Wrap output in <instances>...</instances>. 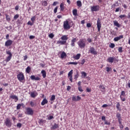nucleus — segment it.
Instances as JSON below:
<instances>
[{"label":"nucleus","instance_id":"c9c22d12","mask_svg":"<svg viewBox=\"0 0 130 130\" xmlns=\"http://www.w3.org/2000/svg\"><path fill=\"white\" fill-rule=\"evenodd\" d=\"M120 96L125 97V91H122L121 92V95Z\"/></svg>","mask_w":130,"mask_h":130},{"label":"nucleus","instance_id":"f3484780","mask_svg":"<svg viewBox=\"0 0 130 130\" xmlns=\"http://www.w3.org/2000/svg\"><path fill=\"white\" fill-rule=\"evenodd\" d=\"M99 88L102 92H105V87H104L103 85H100L99 86Z\"/></svg>","mask_w":130,"mask_h":130},{"label":"nucleus","instance_id":"2eb2a0df","mask_svg":"<svg viewBox=\"0 0 130 130\" xmlns=\"http://www.w3.org/2000/svg\"><path fill=\"white\" fill-rule=\"evenodd\" d=\"M48 103V101H47V99H44L42 102H41V105L42 106H44L45 104H47Z\"/></svg>","mask_w":130,"mask_h":130},{"label":"nucleus","instance_id":"39448f33","mask_svg":"<svg viewBox=\"0 0 130 130\" xmlns=\"http://www.w3.org/2000/svg\"><path fill=\"white\" fill-rule=\"evenodd\" d=\"M6 53L9 56L6 58V61H7V62H8V61H10L11 59H12V56H13V55L12 54V53L10 51H6Z\"/></svg>","mask_w":130,"mask_h":130},{"label":"nucleus","instance_id":"423d86ee","mask_svg":"<svg viewBox=\"0 0 130 130\" xmlns=\"http://www.w3.org/2000/svg\"><path fill=\"white\" fill-rule=\"evenodd\" d=\"M89 53L94 55H96L98 52L95 50V48L93 47H90L89 50Z\"/></svg>","mask_w":130,"mask_h":130},{"label":"nucleus","instance_id":"49530a36","mask_svg":"<svg viewBox=\"0 0 130 130\" xmlns=\"http://www.w3.org/2000/svg\"><path fill=\"white\" fill-rule=\"evenodd\" d=\"M17 127H19V128H20V127H22V123H17Z\"/></svg>","mask_w":130,"mask_h":130},{"label":"nucleus","instance_id":"f704fd0d","mask_svg":"<svg viewBox=\"0 0 130 130\" xmlns=\"http://www.w3.org/2000/svg\"><path fill=\"white\" fill-rule=\"evenodd\" d=\"M73 76V70H71L70 72L68 73V77H72Z\"/></svg>","mask_w":130,"mask_h":130},{"label":"nucleus","instance_id":"8fccbe9b","mask_svg":"<svg viewBox=\"0 0 130 130\" xmlns=\"http://www.w3.org/2000/svg\"><path fill=\"white\" fill-rule=\"evenodd\" d=\"M58 9V7H56V8H55L54 10V13L55 14H56V13H57V9Z\"/></svg>","mask_w":130,"mask_h":130},{"label":"nucleus","instance_id":"7c9ffc66","mask_svg":"<svg viewBox=\"0 0 130 130\" xmlns=\"http://www.w3.org/2000/svg\"><path fill=\"white\" fill-rule=\"evenodd\" d=\"M24 105V104L22 103V104H19L17 105V107H16V108L17 110H19L20 109V108H21V107L22 106Z\"/></svg>","mask_w":130,"mask_h":130},{"label":"nucleus","instance_id":"473e14b6","mask_svg":"<svg viewBox=\"0 0 130 130\" xmlns=\"http://www.w3.org/2000/svg\"><path fill=\"white\" fill-rule=\"evenodd\" d=\"M68 64H74V66H77V64H78V62H68Z\"/></svg>","mask_w":130,"mask_h":130},{"label":"nucleus","instance_id":"bf43d9fd","mask_svg":"<svg viewBox=\"0 0 130 130\" xmlns=\"http://www.w3.org/2000/svg\"><path fill=\"white\" fill-rule=\"evenodd\" d=\"M34 23L31 22V21H28L27 22V25H30V26H33Z\"/></svg>","mask_w":130,"mask_h":130},{"label":"nucleus","instance_id":"1a4fd4ad","mask_svg":"<svg viewBox=\"0 0 130 130\" xmlns=\"http://www.w3.org/2000/svg\"><path fill=\"white\" fill-rule=\"evenodd\" d=\"M100 8L98 5L92 6L91 7V12H97V11H99Z\"/></svg>","mask_w":130,"mask_h":130},{"label":"nucleus","instance_id":"4468645a","mask_svg":"<svg viewBox=\"0 0 130 130\" xmlns=\"http://www.w3.org/2000/svg\"><path fill=\"white\" fill-rule=\"evenodd\" d=\"M122 38H123V36L121 35L119 37H117L114 38V41H115V42H117L118 41V40H120V39H122Z\"/></svg>","mask_w":130,"mask_h":130},{"label":"nucleus","instance_id":"2f4dec72","mask_svg":"<svg viewBox=\"0 0 130 130\" xmlns=\"http://www.w3.org/2000/svg\"><path fill=\"white\" fill-rule=\"evenodd\" d=\"M5 16H6L7 21H8V22H10V21H11V18H10V16H9V15L6 14Z\"/></svg>","mask_w":130,"mask_h":130},{"label":"nucleus","instance_id":"cd10ccee","mask_svg":"<svg viewBox=\"0 0 130 130\" xmlns=\"http://www.w3.org/2000/svg\"><path fill=\"white\" fill-rule=\"evenodd\" d=\"M67 56V53L64 52H62L61 54V58H64Z\"/></svg>","mask_w":130,"mask_h":130},{"label":"nucleus","instance_id":"4be33fe9","mask_svg":"<svg viewBox=\"0 0 130 130\" xmlns=\"http://www.w3.org/2000/svg\"><path fill=\"white\" fill-rule=\"evenodd\" d=\"M60 11H63L64 10V4L63 3H61L60 5Z\"/></svg>","mask_w":130,"mask_h":130},{"label":"nucleus","instance_id":"58836bf2","mask_svg":"<svg viewBox=\"0 0 130 130\" xmlns=\"http://www.w3.org/2000/svg\"><path fill=\"white\" fill-rule=\"evenodd\" d=\"M47 5H48L47 2H46V1L43 2L42 6H44L45 7H46V6H47Z\"/></svg>","mask_w":130,"mask_h":130},{"label":"nucleus","instance_id":"680f3d73","mask_svg":"<svg viewBox=\"0 0 130 130\" xmlns=\"http://www.w3.org/2000/svg\"><path fill=\"white\" fill-rule=\"evenodd\" d=\"M119 127L121 130H123V125L122 124L119 125Z\"/></svg>","mask_w":130,"mask_h":130},{"label":"nucleus","instance_id":"e433bc0d","mask_svg":"<svg viewBox=\"0 0 130 130\" xmlns=\"http://www.w3.org/2000/svg\"><path fill=\"white\" fill-rule=\"evenodd\" d=\"M109 47L110 48H114V47H115V44L114 43H111V44L109 45Z\"/></svg>","mask_w":130,"mask_h":130},{"label":"nucleus","instance_id":"e2e57ef3","mask_svg":"<svg viewBox=\"0 0 130 130\" xmlns=\"http://www.w3.org/2000/svg\"><path fill=\"white\" fill-rule=\"evenodd\" d=\"M56 5H57V2H54L52 6H53L54 7L56 6Z\"/></svg>","mask_w":130,"mask_h":130},{"label":"nucleus","instance_id":"aec40b11","mask_svg":"<svg viewBox=\"0 0 130 130\" xmlns=\"http://www.w3.org/2000/svg\"><path fill=\"white\" fill-rule=\"evenodd\" d=\"M59 127V126H58V125L55 123L52 126L51 128H52L53 129H56V128H58Z\"/></svg>","mask_w":130,"mask_h":130},{"label":"nucleus","instance_id":"393cba45","mask_svg":"<svg viewBox=\"0 0 130 130\" xmlns=\"http://www.w3.org/2000/svg\"><path fill=\"white\" fill-rule=\"evenodd\" d=\"M41 74H42L44 78L46 77V72H45V70H42L41 71Z\"/></svg>","mask_w":130,"mask_h":130},{"label":"nucleus","instance_id":"ea45409f","mask_svg":"<svg viewBox=\"0 0 130 130\" xmlns=\"http://www.w3.org/2000/svg\"><path fill=\"white\" fill-rule=\"evenodd\" d=\"M120 106V105L119 104V103H118L116 106V107L118 110H120V109L119 108V107Z\"/></svg>","mask_w":130,"mask_h":130},{"label":"nucleus","instance_id":"72a5a7b5","mask_svg":"<svg viewBox=\"0 0 130 130\" xmlns=\"http://www.w3.org/2000/svg\"><path fill=\"white\" fill-rule=\"evenodd\" d=\"M120 19H121L122 20H123L124 18H126V15H121L119 16Z\"/></svg>","mask_w":130,"mask_h":130},{"label":"nucleus","instance_id":"6e6d98bb","mask_svg":"<svg viewBox=\"0 0 130 130\" xmlns=\"http://www.w3.org/2000/svg\"><path fill=\"white\" fill-rule=\"evenodd\" d=\"M30 105L31 106V107H34V105H35V104H34V102L31 101L30 102Z\"/></svg>","mask_w":130,"mask_h":130},{"label":"nucleus","instance_id":"9b49d317","mask_svg":"<svg viewBox=\"0 0 130 130\" xmlns=\"http://www.w3.org/2000/svg\"><path fill=\"white\" fill-rule=\"evenodd\" d=\"M13 44V41L12 40H8L5 42V46L7 47L8 46H11Z\"/></svg>","mask_w":130,"mask_h":130},{"label":"nucleus","instance_id":"a18cd8bd","mask_svg":"<svg viewBox=\"0 0 130 130\" xmlns=\"http://www.w3.org/2000/svg\"><path fill=\"white\" fill-rule=\"evenodd\" d=\"M72 100H73V101L77 102V97H76V96H75V95H73V96H72Z\"/></svg>","mask_w":130,"mask_h":130},{"label":"nucleus","instance_id":"69168bd1","mask_svg":"<svg viewBox=\"0 0 130 130\" xmlns=\"http://www.w3.org/2000/svg\"><path fill=\"white\" fill-rule=\"evenodd\" d=\"M102 107H103V108H105V107H108V105H107V104H104V105H103L102 106Z\"/></svg>","mask_w":130,"mask_h":130},{"label":"nucleus","instance_id":"09e8293b","mask_svg":"<svg viewBox=\"0 0 130 130\" xmlns=\"http://www.w3.org/2000/svg\"><path fill=\"white\" fill-rule=\"evenodd\" d=\"M105 124H107V125H110V122H109L107 120L105 121Z\"/></svg>","mask_w":130,"mask_h":130},{"label":"nucleus","instance_id":"de8ad7c7","mask_svg":"<svg viewBox=\"0 0 130 130\" xmlns=\"http://www.w3.org/2000/svg\"><path fill=\"white\" fill-rule=\"evenodd\" d=\"M82 75L83 76V78H85V77H87V74L86 72H82Z\"/></svg>","mask_w":130,"mask_h":130},{"label":"nucleus","instance_id":"79ce46f5","mask_svg":"<svg viewBox=\"0 0 130 130\" xmlns=\"http://www.w3.org/2000/svg\"><path fill=\"white\" fill-rule=\"evenodd\" d=\"M112 69L110 67H106V71L108 73H109L111 71Z\"/></svg>","mask_w":130,"mask_h":130},{"label":"nucleus","instance_id":"20e7f679","mask_svg":"<svg viewBox=\"0 0 130 130\" xmlns=\"http://www.w3.org/2000/svg\"><path fill=\"white\" fill-rule=\"evenodd\" d=\"M4 123L7 126V127H12V121L9 118H7L6 119Z\"/></svg>","mask_w":130,"mask_h":130},{"label":"nucleus","instance_id":"6ab92c4d","mask_svg":"<svg viewBox=\"0 0 130 130\" xmlns=\"http://www.w3.org/2000/svg\"><path fill=\"white\" fill-rule=\"evenodd\" d=\"M114 23V25L115 26H116V27H118V28H119V27H120V24H119V23H118V22H117V21L115 20L113 21Z\"/></svg>","mask_w":130,"mask_h":130},{"label":"nucleus","instance_id":"052dcab7","mask_svg":"<svg viewBox=\"0 0 130 130\" xmlns=\"http://www.w3.org/2000/svg\"><path fill=\"white\" fill-rule=\"evenodd\" d=\"M118 51H119V52H120V53H121V52H122V47H119V48H118Z\"/></svg>","mask_w":130,"mask_h":130},{"label":"nucleus","instance_id":"c85d7f7f","mask_svg":"<svg viewBox=\"0 0 130 130\" xmlns=\"http://www.w3.org/2000/svg\"><path fill=\"white\" fill-rule=\"evenodd\" d=\"M81 57V54H77L75 56H74L75 59H80V57Z\"/></svg>","mask_w":130,"mask_h":130},{"label":"nucleus","instance_id":"9d476101","mask_svg":"<svg viewBox=\"0 0 130 130\" xmlns=\"http://www.w3.org/2000/svg\"><path fill=\"white\" fill-rule=\"evenodd\" d=\"M97 28L98 31L100 32L101 29V21H100V19L98 18L97 20V24H96Z\"/></svg>","mask_w":130,"mask_h":130},{"label":"nucleus","instance_id":"864d4df0","mask_svg":"<svg viewBox=\"0 0 130 130\" xmlns=\"http://www.w3.org/2000/svg\"><path fill=\"white\" fill-rule=\"evenodd\" d=\"M49 37L50 38H53V37H54V35L53 34H50L49 35Z\"/></svg>","mask_w":130,"mask_h":130},{"label":"nucleus","instance_id":"774afa93","mask_svg":"<svg viewBox=\"0 0 130 130\" xmlns=\"http://www.w3.org/2000/svg\"><path fill=\"white\" fill-rule=\"evenodd\" d=\"M119 11H120V8H117V9H116L115 12L116 13H117V12H118Z\"/></svg>","mask_w":130,"mask_h":130},{"label":"nucleus","instance_id":"0eeeda50","mask_svg":"<svg viewBox=\"0 0 130 130\" xmlns=\"http://www.w3.org/2000/svg\"><path fill=\"white\" fill-rule=\"evenodd\" d=\"M107 61L110 63H112L114 61H116V58L114 56L110 57L107 59Z\"/></svg>","mask_w":130,"mask_h":130},{"label":"nucleus","instance_id":"6e6552de","mask_svg":"<svg viewBox=\"0 0 130 130\" xmlns=\"http://www.w3.org/2000/svg\"><path fill=\"white\" fill-rule=\"evenodd\" d=\"M17 79L20 82H22L23 80L24 79V74L22 73H20L18 75H17Z\"/></svg>","mask_w":130,"mask_h":130},{"label":"nucleus","instance_id":"c756f323","mask_svg":"<svg viewBox=\"0 0 130 130\" xmlns=\"http://www.w3.org/2000/svg\"><path fill=\"white\" fill-rule=\"evenodd\" d=\"M78 78H79V72L77 71L76 75L74 76L75 80H78Z\"/></svg>","mask_w":130,"mask_h":130},{"label":"nucleus","instance_id":"dca6fc26","mask_svg":"<svg viewBox=\"0 0 130 130\" xmlns=\"http://www.w3.org/2000/svg\"><path fill=\"white\" fill-rule=\"evenodd\" d=\"M67 43L66 41H58L57 42V44H60L61 45H64Z\"/></svg>","mask_w":130,"mask_h":130},{"label":"nucleus","instance_id":"f03ea898","mask_svg":"<svg viewBox=\"0 0 130 130\" xmlns=\"http://www.w3.org/2000/svg\"><path fill=\"white\" fill-rule=\"evenodd\" d=\"M63 28L64 30H69V29H71V25H70V23L68 20H66L63 22Z\"/></svg>","mask_w":130,"mask_h":130},{"label":"nucleus","instance_id":"bb28decb","mask_svg":"<svg viewBox=\"0 0 130 130\" xmlns=\"http://www.w3.org/2000/svg\"><path fill=\"white\" fill-rule=\"evenodd\" d=\"M77 5L79 7V8H81V7H82V2H81V1H77Z\"/></svg>","mask_w":130,"mask_h":130},{"label":"nucleus","instance_id":"37998d69","mask_svg":"<svg viewBox=\"0 0 130 130\" xmlns=\"http://www.w3.org/2000/svg\"><path fill=\"white\" fill-rule=\"evenodd\" d=\"M36 19V17L35 16H33L31 18V21H32V23H34V21Z\"/></svg>","mask_w":130,"mask_h":130},{"label":"nucleus","instance_id":"ddd939ff","mask_svg":"<svg viewBox=\"0 0 130 130\" xmlns=\"http://www.w3.org/2000/svg\"><path fill=\"white\" fill-rule=\"evenodd\" d=\"M38 95V93L36 91L30 92V96L32 98H35Z\"/></svg>","mask_w":130,"mask_h":130},{"label":"nucleus","instance_id":"3c124183","mask_svg":"<svg viewBox=\"0 0 130 130\" xmlns=\"http://www.w3.org/2000/svg\"><path fill=\"white\" fill-rule=\"evenodd\" d=\"M19 18V15L18 14H16L14 16V20H17Z\"/></svg>","mask_w":130,"mask_h":130},{"label":"nucleus","instance_id":"f8f14e48","mask_svg":"<svg viewBox=\"0 0 130 130\" xmlns=\"http://www.w3.org/2000/svg\"><path fill=\"white\" fill-rule=\"evenodd\" d=\"M77 40L76 38H73L72 41H71V45L72 46V47H74V46H75V42H77Z\"/></svg>","mask_w":130,"mask_h":130},{"label":"nucleus","instance_id":"7ed1b4c3","mask_svg":"<svg viewBox=\"0 0 130 130\" xmlns=\"http://www.w3.org/2000/svg\"><path fill=\"white\" fill-rule=\"evenodd\" d=\"M26 111L25 112V114H27V115H33L34 114V111L31 108H26Z\"/></svg>","mask_w":130,"mask_h":130},{"label":"nucleus","instance_id":"5fc2aeb1","mask_svg":"<svg viewBox=\"0 0 130 130\" xmlns=\"http://www.w3.org/2000/svg\"><path fill=\"white\" fill-rule=\"evenodd\" d=\"M116 116L117 118H119L120 117H121V116L120 114H119V113H117Z\"/></svg>","mask_w":130,"mask_h":130},{"label":"nucleus","instance_id":"b1692460","mask_svg":"<svg viewBox=\"0 0 130 130\" xmlns=\"http://www.w3.org/2000/svg\"><path fill=\"white\" fill-rule=\"evenodd\" d=\"M38 122L40 124H42V123H45V122H46V121H45L42 119H40L39 120Z\"/></svg>","mask_w":130,"mask_h":130},{"label":"nucleus","instance_id":"a211bd4d","mask_svg":"<svg viewBox=\"0 0 130 130\" xmlns=\"http://www.w3.org/2000/svg\"><path fill=\"white\" fill-rule=\"evenodd\" d=\"M69 38H68V36L67 35H64V36H62L61 37V40H63L64 41H67V40H68Z\"/></svg>","mask_w":130,"mask_h":130},{"label":"nucleus","instance_id":"a19ab883","mask_svg":"<svg viewBox=\"0 0 130 130\" xmlns=\"http://www.w3.org/2000/svg\"><path fill=\"white\" fill-rule=\"evenodd\" d=\"M125 96H120V99L122 101H123V102H124V101H125V98H124Z\"/></svg>","mask_w":130,"mask_h":130},{"label":"nucleus","instance_id":"5701e85b","mask_svg":"<svg viewBox=\"0 0 130 130\" xmlns=\"http://www.w3.org/2000/svg\"><path fill=\"white\" fill-rule=\"evenodd\" d=\"M10 98H11L12 99H14V100H16L17 101L19 100V99H18V96L15 95L10 96Z\"/></svg>","mask_w":130,"mask_h":130},{"label":"nucleus","instance_id":"c03bdc74","mask_svg":"<svg viewBox=\"0 0 130 130\" xmlns=\"http://www.w3.org/2000/svg\"><path fill=\"white\" fill-rule=\"evenodd\" d=\"M78 90L80 92H84V90H83V89L82 88V86L78 87Z\"/></svg>","mask_w":130,"mask_h":130},{"label":"nucleus","instance_id":"603ef678","mask_svg":"<svg viewBox=\"0 0 130 130\" xmlns=\"http://www.w3.org/2000/svg\"><path fill=\"white\" fill-rule=\"evenodd\" d=\"M76 99H77V101H80V100H81V99H82V98H81V96L78 95L76 97Z\"/></svg>","mask_w":130,"mask_h":130},{"label":"nucleus","instance_id":"a878e982","mask_svg":"<svg viewBox=\"0 0 130 130\" xmlns=\"http://www.w3.org/2000/svg\"><path fill=\"white\" fill-rule=\"evenodd\" d=\"M73 14L74 16H77L78 15V10L74 9L73 10Z\"/></svg>","mask_w":130,"mask_h":130},{"label":"nucleus","instance_id":"0e129e2a","mask_svg":"<svg viewBox=\"0 0 130 130\" xmlns=\"http://www.w3.org/2000/svg\"><path fill=\"white\" fill-rule=\"evenodd\" d=\"M85 63V59H83L82 60H81V64H84Z\"/></svg>","mask_w":130,"mask_h":130},{"label":"nucleus","instance_id":"f257e3e1","mask_svg":"<svg viewBox=\"0 0 130 130\" xmlns=\"http://www.w3.org/2000/svg\"><path fill=\"white\" fill-rule=\"evenodd\" d=\"M77 44L80 48H84L86 46V40L84 39H81L78 42Z\"/></svg>","mask_w":130,"mask_h":130},{"label":"nucleus","instance_id":"338daca9","mask_svg":"<svg viewBox=\"0 0 130 130\" xmlns=\"http://www.w3.org/2000/svg\"><path fill=\"white\" fill-rule=\"evenodd\" d=\"M86 91L88 92H91V89L89 88H86Z\"/></svg>","mask_w":130,"mask_h":130},{"label":"nucleus","instance_id":"4c0bfd02","mask_svg":"<svg viewBox=\"0 0 130 130\" xmlns=\"http://www.w3.org/2000/svg\"><path fill=\"white\" fill-rule=\"evenodd\" d=\"M54 100H55V95H52L51 96V99H50V101H54Z\"/></svg>","mask_w":130,"mask_h":130},{"label":"nucleus","instance_id":"412c9836","mask_svg":"<svg viewBox=\"0 0 130 130\" xmlns=\"http://www.w3.org/2000/svg\"><path fill=\"white\" fill-rule=\"evenodd\" d=\"M25 72L27 74H30V72H31V67H30V66L27 67L25 70Z\"/></svg>","mask_w":130,"mask_h":130},{"label":"nucleus","instance_id":"13d9d810","mask_svg":"<svg viewBox=\"0 0 130 130\" xmlns=\"http://www.w3.org/2000/svg\"><path fill=\"white\" fill-rule=\"evenodd\" d=\"M88 42H89V43H91V42H92V39L90 38H88L87 39Z\"/></svg>","mask_w":130,"mask_h":130},{"label":"nucleus","instance_id":"4d7b16f0","mask_svg":"<svg viewBox=\"0 0 130 130\" xmlns=\"http://www.w3.org/2000/svg\"><path fill=\"white\" fill-rule=\"evenodd\" d=\"M36 76H34V75H32L30 76V79L31 80H35V78H36Z\"/></svg>","mask_w":130,"mask_h":130}]
</instances>
